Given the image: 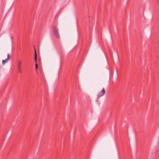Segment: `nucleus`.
<instances>
[{
  "mask_svg": "<svg viewBox=\"0 0 159 159\" xmlns=\"http://www.w3.org/2000/svg\"><path fill=\"white\" fill-rule=\"evenodd\" d=\"M53 28L55 36L57 38L60 39V37L58 33V28L56 26H54L53 27Z\"/></svg>",
  "mask_w": 159,
  "mask_h": 159,
  "instance_id": "nucleus-1",
  "label": "nucleus"
},
{
  "mask_svg": "<svg viewBox=\"0 0 159 159\" xmlns=\"http://www.w3.org/2000/svg\"><path fill=\"white\" fill-rule=\"evenodd\" d=\"M105 93V89L103 88L101 91L98 93L97 95V98L100 97L104 95Z\"/></svg>",
  "mask_w": 159,
  "mask_h": 159,
  "instance_id": "nucleus-2",
  "label": "nucleus"
},
{
  "mask_svg": "<svg viewBox=\"0 0 159 159\" xmlns=\"http://www.w3.org/2000/svg\"><path fill=\"white\" fill-rule=\"evenodd\" d=\"M21 61H19L17 65L18 68H21Z\"/></svg>",
  "mask_w": 159,
  "mask_h": 159,
  "instance_id": "nucleus-3",
  "label": "nucleus"
},
{
  "mask_svg": "<svg viewBox=\"0 0 159 159\" xmlns=\"http://www.w3.org/2000/svg\"><path fill=\"white\" fill-rule=\"evenodd\" d=\"M34 59L36 63L37 62V55L36 52V51L35 50V53H34Z\"/></svg>",
  "mask_w": 159,
  "mask_h": 159,
  "instance_id": "nucleus-4",
  "label": "nucleus"
},
{
  "mask_svg": "<svg viewBox=\"0 0 159 159\" xmlns=\"http://www.w3.org/2000/svg\"><path fill=\"white\" fill-rule=\"evenodd\" d=\"M8 61V60L7 59H6L5 60H2V64L3 65L4 64L6 63Z\"/></svg>",
  "mask_w": 159,
  "mask_h": 159,
  "instance_id": "nucleus-5",
  "label": "nucleus"
},
{
  "mask_svg": "<svg viewBox=\"0 0 159 159\" xmlns=\"http://www.w3.org/2000/svg\"><path fill=\"white\" fill-rule=\"evenodd\" d=\"M35 70H38V65L36 63L35 64Z\"/></svg>",
  "mask_w": 159,
  "mask_h": 159,
  "instance_id": "nucleus-6",
  "label": "nucleus"
},
{
  "mask_svg": "<svg viewBox=\"0 0 159 159\" xmlns=\"http://www.w3.org/2000/svg\"><path fill=\"white\" fill-rule=\"evenodd\" d=\"M10 55L9 54H7V58L6 59H7V60H9L10 59Z\"/></svg>",
  "mask_w": 159,
  "mask_h": 159,
  "instance_id": "nucleus-7",
  "label": "nucleus"
},
{
  "mask_svg": "<svg viewBox=\"0 0 159 159\" xmlns=\"http://www.w3.org/2000/svg\"><path fill=\"white\" fill-rule=\"evenodd\" d=\"M18 72L20 73H21V68H18Z\"/></svg>",
  "mask_w": 159,
  "mask_h": 159,
  "instance_id": "nucleus-8",
  "label": "nucleus"
}]
</instances>
